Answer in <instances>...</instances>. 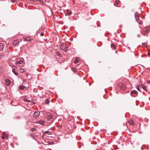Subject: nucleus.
Here are the masks:
<instances>
[{
	"mask_svg": "<svg viewBox=\"0 0 150 150\" xmlns=\"http://www.w3.org/2000/svg\"><path fill=\"white\" fill-rule=\"evenodd\" d=\"M40 115V112L39 111H35L33 114V117L35 118H37Z\"/></svg>",
	"mask_w": 150,
	"mask_h": 150,
	"instance_id": "3",
	"label": "nucleus"
},
{
	"mask_svg": "<svg viewBox=\"0 0 150 150\" xmlns=\"http://www.w3.org/2000/svg\"><path fill=\"white\" fill-rule=\"evenodd\" d=\"M16 64L18 65V66L22 67L23 66L24 64V63L23 61L21 60L17 62Z\"/></svg>",
	"mask_w": 150,
	"mask_h": 150,
	"instance_id": "2",
	"label": "nucleus"
},
{
	"mask_svg": "<svg viewBox=\"0 0 150 150\" xmlns=\"http://www.w3.org/2000/svg\"><path fill=\"white\" fill-rule=\"evenodd\" d=\"M60 49L64 51H66L69 48L68 45L65 43L62 44L60 46Z\"/></svg>",
	"mask_w": 150,
	"mask_h": 150,
	"instance_id": "1",
	"label": "nucleus"
},
{
	"mask_svg": "<svg viewBox=\"0 0 150 150\" xmlns=\"http://www.w3.org/2000/svg\"><path fill=\"white\" fill-rule=\"evenodd\" d=\"M50 150H51V149H50Z\"/></svg>",
	"mask_w": 150,
	"mask_h": 150,
	"instance_id": "46",
	"label": "nucleus"
},
{
	"mask_svg": "<svg viewBox=\"0 0 150 150\" xmlns=\"http://www.w3.org/2000/svg\"><path fill=\"white\" fill-rule=\"evenodd\" d=\"M114 4V5L115 6H116V4Z\"/></svg>",
	"mask_w": 150,
	"mask_h": 150,
	"instance_id": "39",
	"label": "nucleus"
},
{
	"mask_svg": "<svg viewBox=\"0 0 150 150\" xmlns=\"http://www.w3.org/2000/svg\"><path fill=\"white\" fill-rule=\"evenodd\" d=\"M2 71V67H0V74H1Z\"/></svg>",
	"mask_w": 150,
	"mask_h": 150,
	"instance_id": "28",
	"label": "nucleus"
},
{
	"mask_svg": "<svg viewBox=\"0 0 150 150\" xmlns=\"http://www.w3.org/2000/svg\"><path fill=\"white\" fill-rule=\"evenodd\" d=\"M12 71L13 73L16 76H18V73L16 72L15 71V70L14 69H13L12 70Z\"/></svg>",
	"mask_w": 150,
	"mask_h": 150,
	"instance_id": "12",
	"label": "nucleus"
},
{
	"mask_svg": "<svg viewBox=\"0 0 150 150\" xmlns=\"http://www.w3.org/2000/svg\"><path fill=\"white\" fill-rule=\"evenodd\" d=\"M138 92L135 90L132 91L131 92V96L133 97H135L137 95Z\"/></svg>",
	"mask_w": 150,
	"mask_h": 150,
	"instance_id": "4",
	"label": "nucleus"
},
{
	"mask_svg": "<svg viewBox=\"0 0 150 150\" xmlns=\"http://www.w3.org/2000/svg\"><path fill=\"white\" fill-rule=\"evenodd\" d=\"M54 142H48V144L49 145H52L54 144Z\"/></svg>",
	"mask_w": 150,
	"mask_h": 150,
	"instance_id": "24",
	"label": "nucleus"
},
{
	"mask_svg": "<svg viewBox=\"0 0 150 150\" xmlns=\"http://www.w3.org/2000/svg\"><path fill=\"white\" fill-rule=\"evenodd\" d=\"M40 0H32V1H40Z\"/></svg>",
	"mask_w": 150,
	"mask_h": 150,
	"instance_id": "33",
	"label": "nucleus"
},
{
	"mask_svg": "<svg viewBox=\"0 0 150 150\" xmlns=\"http://www.w3.org/2000/svg\"><path fill=\"white\" fill-rule=\"evenodd\" d=\"M19 42L17 40H14L13 42V44L14 45V46L17 45H18L19 44Z\"/></svg>",
	"mask_w": 150,
	"mask_h": 150,
	"instance_id": "10",
	"label": "nucleus"
},
{
	"mask_svg": "<svg viewBox=\"0 0 150 150\" xmlns=\"http://www.w3.org/2000/svg\"><path fill=\"white\" fill-rule=\"evenodd\" d=\"M143 23V22L142 21H140L139 22V25H142Z\"/></svg>",
	"mask_w": 150,
	"mask_h": 150,
	"instance_id": "26",
	"label": "nucleus"
},
{
	"mask_svg": "<svg viewBox=\"0 0 150 150\" xmlns=\"http://www.w3.org/2000/svg\"><path fill=\"white\" fill-rule=\"evenodd\" d=\"M47 119L48 120H50L52 119V115L50 114H48L46 117Z\"/></svg>",
	"mask_w": 150,
	"mask_h": 150,
	"instance_id": "7",
	"label": "nucleus"
},
{
	"mask_svg": "<svg viewBox=\"0 0 150 150\" xmlns=\"http://www.w3.org/2000/svg\"><path fill=\"white\" fill-rule=\"evenodd\" d=\"M25 41H30V38L29 37H27L26 38H25L24 40Z\"/></svg>",
	"mask_w": 150,
	"mask_h": 150,
	"instance_id": "13",
	"label": "nucleus"
},
{
	"mask_svg": "<svg viewBox=\"0 0 150 150\" xmlns=\"http://www.w3.org/2000/svg\"><path fill=\"white\" fill-rule=\"evenodd\" d=\"M3 134V135H5V134Z\"/></svg>",
	"mask_w": 150,
	"mask_h": 150,
	"instance_id": "45",
	"label": "nucleus"
},
{
	"mask_svg": "<svg viewBox=\"0 0 150 150\" xmlns=\"http://www.w3.org/2000/svg\"><path fill=\"white\" fill-rule=\"evenodd\" d=\"M3 134V135H5V134Z\"/></svg>",
	"mask_w": 150,
	"mask_h": 150,
	"instance_id": "43",
	"label": "nucleus"
},
{
	"mask_svg": "<svg viewBox=\"0 0 150 150\" xmlns=\"http://www.w3.org/2000/svg\"><path fill=\"white\" fill-rule=\"evenodd\" d=\"M56 53V55L59 57H60L61 56V54L59 51H57Z\"/></svg>",
	"mask_w": 150,
	"mask_h": 150,
	"instance_id": "17",
	"label": "nucleus"
},
{
	"mask_svg": "<svg viewBox=\"0 0 150 150\" xmlns=\"http://www.w3.org/2000/svg\"><path fill=\"white\" fill-rule=\"evenodd\" d=\"M4 137L3 136V138H4Z\"/></svg>",
	"mask_w": 150,
	"mask_h": 150,
	"instance_id": "42",
	"label": "nucleus"
},
{
	"mask_svg": "<svg viewBox=\"0 0 150 150\" xmlns=\"http://www.w3.org/2000/svg\"><path fill=\"white\" fill-rule=\"evenodd\" d=\"M140 35L138 34V35H137V37H140Z\"/></svg>",
	"mask_w": 150,
	"mask_h": 150,
	"instance_id": "35",
	"label": "nucleus"
},
{
	"mask_svg": "<svg viewBox=\"0 0 150 150\" xmlns=\"http://www.w3.org/2000/svg\"><path fill=\"white\" fill-rule=\"evenodd\" d=\"M111 47L113 48V49H114V50L116 48V46L113 44H111Z\"/></svg>",
	"mask_w": 150,
	"mask_h": 150,
	"instance_id": "16",
	"label": "nucleus"
},
{
	"mask_svg": "<svg viewBox=\"0 0 150 150\" xmlns=\"http://www.w3.org/2000/svg\"><path fill=\"white\" fill-rule=\"evenodd\" d=\"M36 128H34V127L32 128L31 129V130L32 131H36Z\"/></svg>",
	"mask_w": 150,
	"mask_h": 150,
	"instance_id": "21",
	"label": "nucleus"
},
{
	"mask_svg": "<svg viewBox=\"0 0 150 150\" xmlns=\"http://www.w3.org/2000/svg\"><path fill=\"white\" fill-rule=\"evenodd\" d=\"M134 16L136 21L138 22V20L139 19V14L138 12H136L135 13Z\"/></svg>",
	"mask_w": 150,
	"mask_h": 150,
	"instance_id": "6",
	"label": "nucleus"
},
{
	"mask_svg": "<svg viewBox=\"0 0 150 150\" xmlns=\"http://www.w3.org/2000/svg\"><path fill=\"white\" fill-rule=\"evenodd\" d=\"M45 121L43 120H40L38 121V123L39 124H40L42 125H43L45 124Z\"/></svg>",
	"mask_w": 150,
	"mask_h": 150,
	"instance_id": "11",
	"label": "nucleus"
},
{
	"mask_svg": "<svg viewBox=\"0 0 150 150\" xmlns=\"http://www.w3.org/2000/svg\"><path fill=\"white\" fill-rule=\"evenodd\" d=\"M120 2V1L119 0H116V4H118Z\"/></svg>",
	"mask_w": 150,
	"mask_h": 150,
	"instance_id": "25",
	"label": "nucleus"
},
{
	"mask_svg": "<svg viewBox=\"0 0 150 150\" xmlns=\"http://www.w3.org/2000/svg\"><path fill=\"white\" fill-rule=\"evenodd\" d=\"M45 133L46 134H50V133H51V132L47 131H45Z\"/></svg>",
	"mask_w": 150,
	"mask_h": 150,
	"instance_id": "22",
	"label": "nucleus"
},
{
	"mask_svg": "<svg viewBox=\"0 0 150 150\" xmlns=\"http://www.w3.org/2000/svg\"><path fill=\"white\" fill-rule=\"evenodd\" d=\"M19 70L20 73H23L24 71V70L20 68Z\"/></svg>",
	"mask_w": 150,
	"mask_h": 150,
	"instance_id": "19",
	"label": "nucleus"
},
{
	"mask_svg": "<svg viewBox=\"0 0 150 150\" xmlns=\"http://www.w3.org/2000/svg\"><path fill=\"white\" fill-rule=\"evenodd\" d=\"M45 103L46 104H48L50 103V101L48 99H46L45 100Z\"/></svg>",
	"mask_w": 150,
	"mask_h": 150,
	"instance_id": "15",
	"label": "nucleus"
},
{
	"mask_svg": "<svg viewBox=\"0 0 150 150\" xmlns=\"http://www.w3.org/2000/svg\"><path fill=\"white\" fill-rule=\"evenodd\" d=\"M17 118H18H18H20V117H17Z\"/></svg>",
	"mask_w": 150,
	"mask_h": 150,
	"instance_id": "38",
	"label": "nucleus"
},
{
	"mask_svg": "<svg viewBox=\"0 0 150 150\" xmlns=\"http://www.w3.org/2000/svg\"><path fill=\"white\" fill-rule=\"evenodd\" d=\"M4 48V44L3 43L0 42V51L2 50Z\"/></svg>",
	"mask_w": 150,
	"mask_h": 150,
	"instance_id": "9",
	"label": "nucleus"
},
{
	"mask_svg": "<svg viewBox=\"0 0 150 150\" xmlns=\"http://www.w3.org/2000/svg\"><path fill=\"white\" fill-rule=\"evenodd\" d=\"M5 83L6 86H9L10 84V81L9 79H6L5 80Z\"/></svg>",
	"mask_w": 150,
	"mask_h": 150,
	"instance_id": "8",
	"label": "nucleus"
},
{
	"mask_svg": "<svg viewBox=\"0 0 150 150\" xmlns=\"http://www.w3.org/2000/svg\"><path fill=\"white\" fill-rule=\"evenodd\" d=\"M142 45L144 47L146 46V43H142Z\"/></svg>",
	"mask_w": 150,
	"mask_h": 150,
	"instance_id": "29",
	"label": "nucleus"
},
{
	"mask_svg": "<svg viewBox=\"0 0 150 150\" xmlns=\"http://www.w3.org/2000/svg\"><path fill=\"white\" fill-rule=\"evenodd\" d=\"M25 101L26 102H29L30 101L29 100H28L27 99H25Z\"/></svg>",
	"mask_w": 150,
	"mask_h": 150,
	"instance_id": "32",
	"label": "nucleus"
},
{
	"mask_svg": "<svg viewBox=\"0 0 150 150\" xmlns=\"http://www.w3.org/2000/svg\"><path fill=\"white\" fill-rule=\"evenodd\" d=\"M141 149H142V150H143V149H142V148H141Z\"/></svg>",
	"mask_w": 150,
	"mask_h": 150,
	"instance_id": "41",
	"label": "nucleus"
},
{
	"mask_svg": "<svg viewBox=\"0 0 150 150\" xmlns=\"http://www.w3.org/2000/svg\"><path fill=\"white\" fill-rule=\"evenodd\" d=\"M142 88L144 90H146V86L144 85H143L142 86Z\"/></svg>",
	"mask_w": 150,
	"mask_h": 150,
	"instance_id": "23",
	"label": "nucleus"
},
{
	"mask_svg": "<svg viewBox=\"0 0 150 150\" xmlns=\"http://www.w3.org/2000/svg\"><path fill=\"white\" fill-rule=\"evenodd\" d=\"M67 13L68 14V15H70L71 14V11H67Z\"/></svg>",
	"mask_w": 150,
	"mask_h": 150,
	"instance_id": "20",
	"label": "nucleus"
},
{
	"mask_svg": "<svg viewBox=\"0 0 150 150\" xmlns=\"http://www.w3.org/2000/svg\"><path fill=\"white\" fill-rule=\"evenodd\" d=\"M3 134V135H5V134Z\"/></svg>",
	"mask_w": 150,
	"mask_h": 150,
	"instance_id": "44",
	"label": "nucleus"
},
{
	"mask_svg": "<svg viewBox=\"0 0 150 150\" xmlns=\"http://www.w3.org/2000/svg\"><path fill=\"white\" fill-rule=\"evenodd\" d=\"M149 31V28L148 27H145L144 29L143 33L144 35H145Z\"/></svg>",
	"mask_w": 150,
	"mask_h": 150,
	"instance_id": "5",
	"label": "nucleus"
},
{
	"mask_svg": "<svg viewBox=\"0 0 150 150\" xmlns=\"http://www.w3.org/2000/svg\"><path fill=\"white\" fill-rule=\"evenodd\" d=\"M137 90H138V91H140V89H139V88H137Z\"/></svg>",
	"mask_w": 150,
	"mask_h": 150,
	"instance_id": "34",
	"label": "nucleus"
},
{
	"mask_svg": "<svg viewBox=\"0 0 150 150\" xmlns=\"http://www.w3.org/2000/svg\"><path fill=\"white\" fill-rule=\"evenodd\" d=\"M147 82L148 83V84H149L150 83V81H147Z\"/></svg>",
	"mask_w": 150,
	"mask_h": 150,
	"instance_id": "36",
	"label": "nucleus"
},
{
	"mask_svg": "<svg viewBox=\"0 0 150 150\" xmlns=\"http://www.w3.org/2000/svg\"><path fill=\"white\" fill-rule=\"evenodd\" d=\"M79 62V60L78 59L77 57H76L75 59L74 63H77Z\"/></svg>",
	"mask_w": 150,
	"mask_h": 150,
	"instance_id": "14",
	"label": "nucleus"
},
{
	"mask_svg": "<svg viewBox=\"0 0 150 150\" xmlns=\"http://www.w3.org/2000/svg\"><path fill=\"white\" fill-rule=\"evenodd\" d=\"M16 1V0H11V1L13 2H15Z\"/></svg>",
	"mask_w": 150,
	"mask_h": 150,
	"instance_id": "31",
	"label": "nucleus"
},
{
	"mask_svg": "<svg viewBox=\"0 0 150 150\" xmlns=\"http://www.w3.org/2000/svg\"><path fill=\"white\" fill-rule=\"evenodd\" d=\"M4 55L1 54H0V59L3 57Z\"/></svg>",
	"mask_w": 150,
	"mask_h": 150,
	"instance_id": "30",
	"label": "nucleus"
},
{
	"mask_svg": "<svg viewBox=\"0 0 150 150\" xmlns=\"http://www.w3.org/2000/svg\"><path fill=\"white\" fill-rule=\"evenodd\" d=\"M31 136H32V137H33V135L32 134H31Z\"/></svg>",
	"mask_w": 150,
	"mask_h": 150,
	"instance_id": "40",
	"label": "nucleus"
},
{
	"mask_svg": "<svg viewBox=\"0 0 150 150\" xmlns=\"http://www.w3.org/2000/svg\"><path fill=\"white\" fill-rule=\"evenodd\" d=\"M148 54L150 56V52L148 53Z\"/></svg>",
	"mask_w": 150,
	"mask_h": 150,
	"instance_id": "37",
	"label": "nucleus"
},
{
	"mask_svg": "<svg viewBox=\"0 0 150 150\" xmlns=\"http://www.w3.org/2000/svg\"><path fill=\"white\" fill-rule=\"evenodd\" d=\"M44 35V33L43 32H42L40 33V35L41 36H43Z\"/></svg>",
	"mask_w": 150,
	"mask_h": 150,
	"instance_id": "27",
	"label": "nucleus"
},
{
	"mask_svg": "<svg viewBox=\"0 0 150 150\" xmlns=\"http://www.w3.org/2000/svg\"><path fill=\"white\" fill-rule=\"evenodd\" d=\"M24 86L23 85H22L19 87V89L21 90H23L24 88Z\"/></svg>",
	"mask_w": 150,
	"mask_h": 150,
	"instance_id": "18",
	"label": "nucleus"
}]
</instances>
